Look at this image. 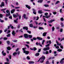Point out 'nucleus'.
<instances>
[{
	"label": "nucleus",
	"mask_w": 64,
	"mask_h": 64,
	"mask_svg": "<svg viewBox=\"0 0 64 64\" xmlns=\"http://www.w3.org/2000/svg\"><path fill=\"white\" fill-rule=\"evenodd\" d=\"M45 59V57L44 56H42L38 61V62L40 61V63H43L44 62V60Z\"/></svg>",
	"instance_id": "nucleus-1"
},
{
	"label": "nucleus",
	"mask_w": 64,
	"mask_h": 64,
	"mask_svg": "<svg viewBox=\"0 0 64 64\" xmlns=\"http://www.w3.org/2000/svg\"><path fill=\"white\" fill-rule=\"evenodd\" d=\"M25 49H26V48H22V50L24 51V53H25L26 55H28V54H29V52L28 51L25 50Z\"/></svg>",
	"instance_id": "nucleus-2"
},
{
	"label": "nucleus",
	"mask_w": 64,
	"mask_h": 64,
	"mask_svg": "<svg viewBox=\"0 0 64 64\" xmlns=\"http://www.w3.org/2000/svg\"><path fill=\"white\" fill-rule=\"evenodd\" d=\"M6 12L8 14H6V17H7L8 16H9L10 15V11H9V10H6Z\"/></svg>",
	"instance_id": "nucleus-3"
},
{
	"label": "nucleus",
	"mask_w": 64,
	"mask_h": 64,
	"mask_svg": "<svg viewBox=\"0 0 64 64\" xmlns=\"http://www.w3.org/2000/svg\"><path fill=\"white\" fill-rule=\"evenodd\" d=\"M63 60H64V58H63L60 61V63L61 64H63L64 63V61Z\"/></svg>",
	"instance_id": "nucleus-4"
},
{
	"label": "nucleus",
	"mask_w": 64,
	"mask_h": 64,
	"mask_svg": "<svg viewBox=\"0 0 64 64\" xmlns=\"http://www.w3.org/2000/svg\"><path fill=\"white\" fill-rule=\"evenodd\" d=\"M43 50L44 51H47L48 50H49V48L48 47V48H44Z\"/></svg>",
	"instance_id": "nucleus-5"
},
{
	"label": "nucleus",
	"mask_w": 64,
	"mask_h": 64,
	"mask_svg": "<svg viewBox=\"0 0 64 64\" xmlns=\"http://www.w3.org/2000/svg\"><path fill=\"white\" fill-rule=\"evenodd\" d=\"M18 18H17L16 20H14V23L17 24V23H18Z\"/></svg>",
	"instance_id": "nucleus-6"
},
{
	"label": "nucleus",
	"mask_w": 64,
	"mask_h": 64,
	"mask_svg": "<svg viewBox=\"0 0 64 64\" xmlns=\"http://www.w3.org/2000/svg\"><path fill=\"white\" fill-rule=\"evenodd\" d=\"M12 34L14 36H15V35L16 34V33L15 32L14 30H13L12 32Z\"/></svg>",
	"instance_id": "nucleus-7"
},
{
	"label": "nucleus",
	"mask_w": 64,
	"mask_h": 64,
	"mask_svg": "<svg viewBox=\"0 0 64 64\" xmlns=\"http://www.w3.org/2000/svg\"><path fill=\"white\" fill-rule=\"evenodd\" d=\"M57 46V44H54V47H56V49H59V46Z\"/></svg>",
	"instance_id": "nucleus-8"
},
{
	"label": "nucleus",
	"mask_w": 64,
	"mask_h": 64,
	"mask_svg": "<svg viewBox=\"0 0 64 64\" xmlns=\"http://www.w3.org/2000/svg\"><path fill=\"white\" fill-rule=\"evenodd\" d=\"M24 36L25 38H27L28 37V36L27 34H24Z\"/></svg>",
	"instance_id": "nucleus-9"
},
{
	"label": "nucleus",
	"mask_w": 64,
	"mask_h": 64,
	"mask_svg": "<svg viewBox=\"0 0 64 64\" xmlns=\"http://www.w3.org/2000/svg\"><path fill=\"white\" fill-rule=\"evenodd\" d=\"M55 21V20H50L48 21V23H52V22H54Z\"/></svg>",
	"instance_id": "nucleus-10"
},
{
	"label": "nucleus",
	"mask_w": 64,
	"mask_h": 64,
	"mask_svg": "<svg viewBox=\"0 0 64 64\" xmlns=\"http://www.w3.org/2000/svg\"><path fill=\"white\" fill-rule=\"evenodd\" d=\"M4 50H3L2 51V55H3V56H5L6 55V53L5 52H4Z\"/></svg>",
	"instance_id": "nucleus-11"
},
{
	"label": "nucleus",
	"mask_w": 64,
	"mask_h": 64,
	"mask_svg": "<svg viewBox=\"0 0 64 64\" xmlns=\"http://www.w3.org/2000/svg\"><path fill=\"white\" fill-rule=\"evenodd\" d=\"M30 50H34V51H35L36 50H37V48H36L35 47L34 48V49L31 48H30Z\"/></svg>",
	"instance_id": "nucleus-12"
},
{
	"label": "nucleus",
	"mask_w": 64,
	"mask_h": 64,
	"mask_svg": "<svg viewBox=\"0 0 64 64\" xmlns=\"http://www.w3.org/2000/svg\"><path fill=\"white\" fill-rule=\"evenodd\" d=\"M51 16H43V17H45L46 18H48L50 17Z\"/></svg>",
	"instance_id": "nucleus-13"
},
{
	"label": "nucleus",
	"mask_w": 64,
	"mask_h": 64,
	"mask_svg": "<svg viewBox=\"0 0 64 64\" xmlns=\"http://www.w3.org/2000/svg\"><path fill=\"white\" fill-rule=\"evenodd\" d=\"M2 6H4V2H2V4L0 5L1 7H2Z\"/></svg>",
	"instance_id": "nucleus-14"
},
{
	"label": "nucleus",
	"mask_w": 64,
	"mask_h": 64,
	"mask_svg": "<svg viewBox=\"0 0 64 64\" xmlns=\"http://www.w3.org/2000/svg\"><path fill=\"white\" fill-rule=\"evenodd\" d=\"M38 45H39L40 46V47H43V46H42V45H41V44H40V43L38 44V42L36 43V45H38Z\"/></svg>",
	"instance_id": "nucleus-15"
},
{
	"label": "nucleus",
	"mask_w": 64,
	"mask_h": 64,
	"mask_svg": "<svg viewBox=\"0 0 64 64\" xmlns=\"http://www.w3.org/2000/svg\"><path fill=\"white\" fill-rule=\"evenodd\" d=\"M37 39L39 40H41L43 39L42 38H40V37H37L36 38Z\"/></svg>",
	"instance_id": "nucleus-16"
},
{
	"label": "nucleus",
	"mask_w": 64,
	"mask_h": 64,
	"mask_svg": "<svg viewBox=\"0 0 64 64\" xmlns=\"http://www.w3.org/2000/svg\"><path fill=\"white\" fill-rule=\"evenodd\" d=\"M15 10V9H12V10L11 11V13L12 14H13V13H14Z\"/></svg>",
	"instance_id": "nucleus-17"
},
{
	"label": "nucleus",
	"mask_w": 64,
	"mask_h": 64,
	"mask_svg": "<svg viewBox=\"0 0 64 64\" xmlns=\"http://www.w3.org/2000/svg\"><path fill=\"white\" fill-rule=\"evenodd\" d=\"M26 7L27 8H28V9H30V7L28 5H26Z\"/></svg>",
	"instance_id": "nucleus-18"
},
{
	"label": "nucleus",
	"mask_w": 64,
	"mask_h": 64,
	"mask_svg": "<svg viewBox=\"0 0 64 64\" xmlns=\"http://www.w3.org/2000/svg\"><path fill=\"white\" fill-rule=\"evenodd\" d=\"M23 29H26V30H27L28 29V28L27 26L24 27H23Z\"/></svg>",
	"instance_id": "nucleus-19"
},
{
	"label": "nucleus",
	"mask_w": 64,
	"mask_h": 64,
	"mask_svg": "<svg viewBox=\"0 0 64 64\" xmlns=\"http://www.w3.org/2000/svg\"><path fill=\"white\" fill-rule=\"evenodd\" d=\"M56 42L57 44V45L58 46H60L61 45V44H59V42L57 41H56Z\"/></svg>",
	"instance_id": "nucleus-20"
},
{
	"label": "nucleus",
	"mask_w": 64,
	"mask_h": 64,
	"mask_svg": "<svg viewBox=\"0 0 64 64\" xmlns=\"http://www.w3.org/2000/svg\"><path fill=\"white\" fill-rule=\"evenodd\" d=\"M23 17H24V18H25V19H27L28 18H26V14H23Z\"/></svg>",
	"instance_id": "nucleus-21"
},
{
	"label": "nucleus",
	"mask_w": 64,
	"mask_h": 64,
	"mask_svg": "<svg viewBox=\"0 0 64 64\" xmlns=\"http://www.w3.org/2000/svg\"><path fill=\"white\" fill-rule=\"evenodd\" d=\"M38 13H40V14H42V13H43V12H42V10H39L38 12Z\"/></svg>",
	"instance_id": "nucleus-22"
},
{
	"label": "nucleus",
	"mask_w": 64,
	"mask_h": 64,
	"mask_svg": "<svg viewBox=\"0 0 64 64\" xmlns=\"http://www.w3.org/2000/svg\"><path fill=\"white\" fill-rule=\"evenodd\" d=\"M17 52H15L13 53V55L14 56H15V55H17Z\"/></svg>",
	"instance_id": "nucleus-23"
},
{
	"label": "nucleus",
	"mask_w": 64,
	"mask_h": 64,
	"mask_svg": "<svg viewBox=\"0 0 64 64\" xmlns=\"http://www.w3.org/2000/svg\"><path fill=\"white\" fill-rule=\"evenodd\" d=\"M46 34H47L46 32H44L42 34V36H46Z\"/></svg>",
	"instance_id": "nucleus-24"
},
{
	"label": "nucleus",
	"mask_w": 64,
	"mask_h": 64,
	"mask_svg": "<svg viewBox=\"0 0 64 64\" xmlns=\"http://www.w3.org/2000/svg\"><path fill=\"white\" fill-rule=\"evenodd\" d=\"M34 62L32 61H29V64H34Z\"/></svg>",
	"instance_id": "nucleus-25"
},
{
	"label": "nucleus",
	"mask_w": 64,
	"mask_h": 64,
	"mask_svg": "<svg viewBox=\"0 0 64 64\" xmlns=\"http://www.w3.org/2000/svg\"><path fill=\"white\" fill-rule=\"evenodd\" d=\"M58 51V52H61L62 51V50L61 49H59L57 50Z\"/></svg>",
	"instance_id": "nucleus-26"
},
{
	"label": "nucleus",
	"mask_w": 64,
	"mask_h": 64,
	"mask_svg": "<svg viewBox=\"0 0 64 64\" xmlns=\"http://www.w3.org/2000/svg\"><path fill=\"white\" fill-rule=\"evenodd\" d=\"M6 8H4V9H2V10H1V11H3V12H4V13H5V11H5V10H6Z\"/></svg>",
	"instance_id": "nucleus-27"
},
{
	"label": "nucleus",
	"mask_w": 64,
	"mask_h": 64,
	"mask_svg": "<svg viewBox=\"0 0 64 64\" xmlns=\"http://www.w3.org/2000/svg\"><path fill=\"white\" fill-rule=\"evenodd\" d=\"M40 55V54L39 53H37L36 54H35V55L36 56H39Z\"/></svg>",
	"instance_id": "nucleus-28"
},
{
	"label": "nucleus",
	"mask_w": 64,
	"mask_h": 64,
	"mask_svg": "<svg viewBox=\"0 0 64 64\" xmlns=\"http://www.w3.org/2000/svg\"><path fill=\"white\" fill-rule=\"evenodd\" d=\"M42 2H43V0H39L38 1V2L39 3L40 2V3H41Z\"/></svg>",
	"instance_id": "nucleus-29"
},
{
	"label": "nucleus",
	"mask_w": 64,
	"mask_h": 64,
	"mask_svg": "<svg viewBox=\"0 0 64 64\" xmlns=\"http://www.w3.org/2000/svg\"><path fill=\"white\" fill-rule=\"evenodd\" d=\"M30 27H33V24H30Z\"/></svg>",
	"instance_id": "nucleus-30"
},
{
	"label": "nucleus",
	"mask_w": 64,
	"mask_h": 64,
	"mask_svg": "<svg viewBox=\"0 0 64 64\" xmlns=\"http://www.w3.org/2000/svg\"><path fill=\"white\" fill-rule=\"evenodd\" d=\"M52 31H54V30H55V28H54V27L53 26L52 28Z\"/></svg>",
	"instance_id": "nucleus-31"
},
{
	"label": "nucleus",
	"mask_w": 64,
	"mask_h": 64,
	"mask_svg": "<svg viewBox=\"0 0 64 64\" xmlns=\"http://www.w3.org/2000/svg\"><path fill=\"white\" fill-rule=\"evenodd\" d=\"M55 58V57L53 56L52 57H50L49 58V59H54Z\"/></svg>",
	"instance_id": "nucleus-32"
},
{
	"label": "nucleus",
	"mask_w": 64,
	"mask_h": 64,
	"mask_svg": "<svg viewBox=\"0 0 64 64\" xmlns=\"http://www.w3.org/2000/svg\"><path fill=\"white\" fill-rule=\"evenodd\" d=\"M58 3H60V2L59 1H57L56 2L55 4H58Z\"/></svg>",
	"instance_id": "nucleus-33"
},
{
	"label": "nucleus",
	"mask_w": 64,
	"mask_h": 64,
	"mask_svg": "<svg viewBox=\"0 0 64 64\" xmlns=\"http://www.w3.org/2000/svg\"><path fill=\"white\" fill-rule=\"evenodd\" d=\"M13 16L14 18L17 17L18 16L17 15H16L15 14H13Z\"/></svg>",
	"instance_id": "nucleus-34"
},
{
	"label": "nucleus",
	"mask_w": 64,
	"mask_h": 64,
	"mask_svg": "<svg viewBox=\"0 0 64 64\" xmlns=\"http://www.w3.org/2000/svg\"><path fill=\"white\" fill-rule=\"evenodd\" d=\"M24 45L27 47L28 48H29V46L28 44H24Z\"/></svg>",
	"instance_id": "nucleus-35"
},
{
	"label": "nucleus",
	"mask_w": 64,
	"mask_h": 64,
	"mask_svg": "<svg viewBox=\"0 0 64 64\" xmlns=\"http://www.w3.org/2000/svg\"><path fill=\"white\" fill-rule=\"evenodd\" d=\"M39 29L40 30H42V29H44V28H43L42 27H40L39 28Z\"/></svg>",
	"instance_id": "nucleus-36"
},
{
	"label": "nucleus",
	"mask_w": 64,
	"mask_h": 64,
	"mask_svg": "<svg viewBox=\"0 0 64 64\" xmlns=\"http://www.w3.org/2000/svg\"><path fill=\"white\" fill-rule=\"evenodd\" d=\"M28 36L29 38H32V35H28Z\"/></svg>",
	"instance_id": "nucleus-37"
},
{
	"label": "nucleus",
	"mask_w": 64,
	"mask_h": 64,
	"mask_svg": "<svg viewBox=\"0 0 64 64\" xmlns=\"http://www.w3.org/2000/svg\"><path fill=\"white\" fill-rule=\"evenodd\" d=\"M12 26V25L11 24H10V27H11V28H12V29H14V27L13 26Z\"/></svg>",
	"instance_id": "nucleus-38"
},
{
	"label": "nucleus",
	"mask_w": 64,
	"mask_h": 64,
	"mask_svg": "<svg viewBox=\"0 0 64 64\" xmlns=\"http://www.w3.org/2000/svg\"><path fill=\"white\" fill-rule=\"evenodd\" d=\"M7 49L8 50H10L11 49V48L9 47H8L7 48Z\"/></svg>",
	"instance_id": "nucleus-39"
},
{
	"label": "nucleus",
	"mask_w": 64,
	"mask_h": 64,
	"mask_svg": "<svg viewBox=\"0 0 64 64\" xmlns=\"http://www.w3.org/2000/svg\"><path fill=\"white\" fill-rule=\"evenodd\" d=\"M11 35V34H7L6 35L7 37H10V35Z\"/></svg>",
	"instance_id": "nucleus-40"
},
{
	"label": "nucleus",
	"mask_w": 64,
	"mask_h": 64,
	"mask_svg": "<svg viewBox=\"0 0 64 64\" xmlns=\"http://www.w3.org/2000/svg\"><path fill=\"white\" fill-rule=\"evenodd\" d=\"M60 25L62 26V27H63L64 26V24H63L61 22L60 24Z\"/></svg>",
	"instance_id": "nucleus-41"
},
{
	"label": "nucleus",
	"mask_w": 64,
	"mask_h": 64,
	"mask_svg": "<svg viewBox=\"0 0 64 64\" xmlns=\"http://www.w3.org/2000/svg\"><path fill=\"white\" fill-rule=\"evenodd\" d=\"M3 1H4V0L6 1V4H8V3L7 2H8V0H3Z\"/></svg>",
	"instance_id": "nucleus-42"
},
{
	"label": "nucleus",
	"mask_w": 64,
	"mask_h": 64,
	"mask_svg": "<svg viewBox=\"0 0 64 64\" xmlns=\"http://www.w3.org/2000/svg\"><path fill=\"white\" fill-rule=\"evenodd\" d=\"M48 13L47 12H46L44 14V15L45 16H47L48 15Z\"/></svg>",
	"instance_id": "nucleus-43"
},
{
	"label": "nucleus",
	"mask_w": 64,
	"mask_h": 64,
	"mask_svg": "<svg viewBox=\"0 0 64 64\" xmlns=\"http://www.w3.org/2000/svg\"><path fill=\"white\" fill-rule=\"evenodd\" d=\"M26 59H28V60H30V57L29 56H27L26 57Z\"/></svg>",
	"instance_id": "nucleus-44"
},
{
	"label": "nucleus",
	"mask_w": 64,
	"mask_h": 64,
	"mask_svg": "<svg viewBox=\"0 0 64 64\" xmlns=\"http://www.w3.org/2000/svg\"><path fill=\"white\" fill-rule=\"evenodd\" d=\"M45 40H42V45L44 44V42H45Z\"/></svg>",
	"instance_id": "nucleus-45"
},
{
	"label": "nucleus",
	"mask_w": 64,
	"mask_h": 64,
	"mask_svg": "<svg viewBox=\"0 0 64 64\" xmlns=\"http://www.w3.org/2000/svg\"><path fill=\"white\" fill-rule=\"evenodd\" d=\"M60 20L62 21H63L64 20V18H60Z\"/></svg>",
	"instance_id": "nucleus-46"
},
{
	"label": "nucleus",
	"mask_w": 64,
	"mask_h": 64,
	"mask_svg": "<svg viewBox=\"0 0 64 64\" xmlns=\"http://www.w3.org/2000/svg\"><path fill=\"white\" fill-rule=\"evenodd\" d=\"M44 6H45L46 7H49V6L48 5H44Z\"/></svg>",
	"instance_id": "nucleus-47"
},
{
	"label": "nucleus",
	"mask_w": 64,
	"mask_h": 64,
	"mask_svg": "<svg viewBox=\"0 0 64 64\" xmlns=\"http://www.w3.org/2000/svg\"><path fill=\"white\" fill-rule=\"evenodd\" d=\"M15 8L16 9H19V8H20V7H15Z\"/></svg>",
	"instance_id": "nucleus-48"
},
{
	"label": "nucleus",
	"mask_w": 64,
	"mask_h": 64,
	"mask_svg": "<svg viewBox=\"0 0 64 64\" xmlns=\"http://www.w3.org/2000/svg\"><path fill=\"white\" fill-rule=\"evenodd\" d=\"M49 54V52L48 51H46V54Z\"/></svg>",
	"instance_id": "nucleus-49"
},
{
	"label": "nucleus",
	"mask_w": 64,
	"mask_h": 64,
	"mask_svg": "<svg viewBox=\"0 0 64 64\" xmlns=\"http://www.w3.org/2000/svg\"><path fill=\"white\" fill-rule=\"evenodd\" d=\"M27 32L28 33H29V34H31V32L29 30H28Z\"/></svg>",
	"instance_id": "nucleus-50"
},
{
	"label": "nucleus",
	"mask_w": 64,
	"mask_h": 64,
	"mask_svg": "<svg viewBox=\"0 0 64 64\" xmlns=\"http://www.w3.org/2000/svg\"><path fill=\"white\" fill-rule=\"evenodd\" d=\"M36 18L37 19L36 20H38V19H39V18L38 16H37Z\"/></svg>",
	"instance_id": "nucleus-51"
},
{
	"label": "nucleus",
	"mask_w": 64,
	"mask_h": 64,
	"mask_svg": "<svg viewBox=\"0 0 64 64\" xmlns=\"http://www.w3.org/2000/svg\"><path fill=\"white\" fill-rule=\"evenodd\" d=\"M46 64H49V61H47L46 62Z\"/></svg>",
	"instance_id": "nucleus-52"
},
{
	"label": "nucleus",
	"mask_w": 64,
	"mask_h": 64,
	"mask_svg": "<svg viewBox=\"0 0 64 64\" xmlns=\"http://www.w3.org/2000/svg\"><path fill=\"white\" fill-rule=\"evenodd\" d=\"M60 32H63V29L61 28L60 30Z\"/></svg>",
	"instance_id": "nucleus-53"
},
{
	"label": "nucleus",
	"mask_w": 64,
	"mask_h": 64,
	"mask_svg": "<svg viewBox=\"0 0 64 64\" xmlns=\"http://www.w3.org/2000/svg\"><path fill=\"white\" fill-rule=\"evenodd\" d=\"M44 11H49L50 12V11H51L50 10H44Z\"/></svg>",
	"instance_id": "nucleus-54"
},
{
	"label": "nucleus",
	"mask_w": 64,
	"mask_h": 64,
	"mask_svg": "<svg viewBox=\"0 0 64 64\" xmlns=\"http://www.w3.org/2000/svg\"><path fill=\"white\" fill-rule=\"evenodd\" d=\"M53 14H54V15H56V14H57V12H53Z\"/></svg>",
	"instance_id": "nucleus-55"
},
{
	"label": "nucleus",
	"mask_w": 64,
	"mask_h": 64,
	"mask_svg": "<svg viewBox=\"0 0 64 64\" xmlns=\"http://www.w3.org/2000/svg\"><path fill=\"white\" fill-rule=\"evenodd\" d=\"M62 9L61 8V9H60V13L62 12Z\"/></svg>",
	"instance_id": "nucleus-56"
},
{
	"label": "nucleus",
	"mask_w": 64,
	"mask_h": 64,
	"mask_svg": "<svg viewBox=\"0 0 64 64\" xmlns=\"http://www.w3.org/2000/svg\"><path fill=\"white\" fill-rule=\"evenodd\" d=\"M41 49H39L38 50V52H40V51H41Z\"/></svg>",
	"instance_id": "nucleus-57"
},
{
	"label": "nucleus",
	"mask_w": 64,
	"mask_h": 64,
	"mask_svg": "<svg viewBox=\"0 0 64 64\" xmlns=\"http://www.w3.org/2000/svg\"><path fill=\"white\" fill-rule=\"evenodd\" d=\"M4 40H7V38L6 37H5L4 38Z\"/></svg>",
	"instance_id": "nucleus-58"
},
{
	"label": "nucleus",
	"mask_w": 64,
	"mask_h": 64,
	"mask_svg": "<svg viewBox=\"0 0 64 64\" xmlns=\"http://www.w3.org/2000/svg\"><path fill=\"white\" fill-rule=\"evenodd\" d=\"M7 43L8 44H9V43H10V42L9 41H8L7 42Z\"/></svg>",
	"instance_id": "nucleus-59"
},
{
	"label": "nucleus",
	"mask_w": 64,
	"mask_h": 64,
	"mask_svg": "<svg viewBox=\"0 0 64 64\" xmlns=\"http://www.w3.org/2000/svg\"><path fill=\"white\" fill-rule=\"evenodd\" d=\"M10 30H8V32H7V34H8L9 33H10Z\"/></svg>",
	"instance_id": "nucleus-60"
},
{
	"label": "nucleus",
	"mask_w": 64,
	"mask_h": 64,
	"mask_svg": "<svg viewBox=\"0 0 64 64\" xmlns=\"http://www.w3.org/2000/svg\"><path fill=\"white\" fill-rule=\"evenodd\" d=\"M33 39L34 40H37V38H33Z\"/></svg>",
	"instance_id": "nucleus-61"
},
{
	"label": "nucleus",
	"mask_w": 64,
	"mask_h": 64,
	"mask_svg": "<svg viewBox=\"0 0 64 64\" xmlns=\"http://www.w3.org/2000/svg\"><path fill=\"white\" fill-rule=\"evenodd\" d=\"M48 41V42L50 44H51V43H52V42H51V40H49Z\"/></svg>",
	"instance_id": "nucleus-62"
},
{
	"label": "nucleus",
	"mask_w": 64,
	"mask_h": 64,
	"mask_svg": "<svg viewBox=\"0 0 64 64\" xmlns=\"http://www.w3.org/2000/svg\"><path fill=\"white\" fill-rule=\"evenodd\" d=\"M2 15L0 14V18H2Z\"/></svg>",
	"instance_id": "nucleus-63"
},
{
	"label": "nucleus",
	"mask_w": 64,
	"mask_h": 64,
	"mask_svg": "<svg viewBox=\"0 0 64 64\" xmlns=\"http://www.w3.org/2000/svg\"><path fill=\"white\" fill-rule=\"evenodd\" d=\"M4 64H9V63L7 62H6L4 63Z\"/></svg>",
	"instance_id": "nucleus-64"
}]
</instances>
